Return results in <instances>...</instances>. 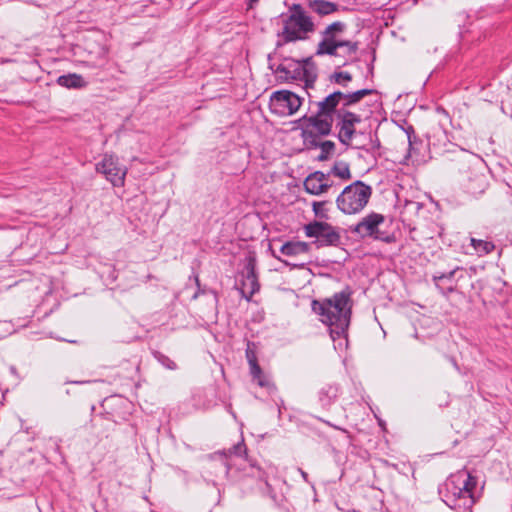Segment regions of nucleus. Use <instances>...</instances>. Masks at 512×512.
Returning a JSON list of instances; mask_svg holds the SVG:
<instances>
[{
  "label": "nucleus",
  "mask_w": 512,
  "mask_h": 512,
  "mask_svg": "<svg viewBox=\"0 0 512 512\" xmlns=\"http://www.w3.org/2000/svg\"><path fill=\"white\" fill-rule=\"evenodd\" d=\"M114 161H118V157L114 154L105 153L101 161L96 163L95 170L97 173L103 174L109 168H112Z\"/></svg>",
  "instance_id": "obj_33"
},
{
  "label": "nucleus",
  "mask_w": 512,
  "mask_h": 512,
  "mask_svg": "<svg viewBox=\"0 0 512 512\" xmlns=\"http://www.w3.org/2000/svg\"><path fill=\"white\" fill-rule=\"evenodd\" d=\"M397 126L406 134L408 139V154H420L423 141L416 135L413 125L408 123L406 119L397 123Z\"/></svg>",
  "instance_id": "obj_18"
},
{
  "label": "nucleus",
  "mask_w": 512,
  "mask_h": 512,
  "mask_svg": "<svg viewBox=\"0 0 512 512\" xmlns=\"http://www.w3.org/2000/svg\"><path fill=\"white\" fill-rule=\"evenodd\" d=\"M228 453L235 456H245L248 466L243 469L232 472L231 466L228 463L225 450L217 451L210 454L207 459L206 466L204 467V473L206 475L217 476L219 473L224 474L226 478L233 482H238L240 486L244 488L253 489L254 487H260L261 484L268 485L267 473L256 464L252 459H248L247 448L244 440H241L237 444L233 445Z\"/></svg>",
  "instance_id": "obj_1"
},
{
  "label": "nucleus",
  "mask_w": 512,
  "mask_h": 512,
  "mask_svg": "<svg viewBox=\"0 0 512 512\" xmlns=\"http://www.w3.org/2000/svg\"><path fill=\"white\" fill-rule=\"evenodd\" d=\"M303 98L289 90H278L270 97L272 113L285 116L296 113L302 105Z\"/></svg>",
  "instance_id": "obj_12"
},
{
  "label": "nucleus",
  "mask_w": 512,
  "mask_h": 512,
  "mask_svg": "<svg viewBox=\"0 0 512 512\" xmlns=\"http://www.w3.org/2000/svg\"><path fill=\"white\" fill-rule=\"evenodd\" d=\"M336 507L341 512H360L355 510L354 508H350L347 504L344 506H341L339 502H336Z\"/></svg>",
  "instance_id": "obj_43"
},
{
  "label": "nucleus",
  "mask_w": 512,
  "mask_h": 512,
  "mask_svg": "<svg viewBox=\"0 0 512 512\" xmlns=\"http://www.w3.org/2000/svg\"><path fill=\"white\" fill-rule=\"evenodd\" d=\"M377 93L375 89L363 88L354 92H342V106L340 108L348 109V107L359 103L364 97Z\"/></svg>",
  "instance_id": "obj_24"
},
{
  "label": "nucleus",
  "mask_w": 512,
  "mask_h": 512,
  "mask_svg": "<svg viewBox=\"0 0 512 512\" xmlns=\"http://www.w3.org/2000/svg\"><path fill=\"white\" fill-rule=\"evenodd\" d=\"M127 174L126 168L119 166V160L114 161L112 168H109L104 175L105 179L109 181L114 187H122L125 183V176Z\"/></svg>",
  "instance_id": "obj_23"
},
{
  "label": "nucleus",
  "mask_w": 512,
  "mask_h": 512,
  "mask_svg": "<svg viewBox=\"0 0 512 512\" xmlns=\"http://www.w3.org/2000/svg\"><path fill=\"white\" fill-rule=\"evenodd\" d=\"M297 128L300 129V137L303 145L307 150L320 149L321 152L317 156V160L320 162L327 161L335 152L336 145L331 140H321V137H326L332 133H321L316 130L314 126L297 124Z\"/></svg>",
  "instance_id": "obj_9"
},
{
  "label": "nucleus",
  "mask_w": 512,
  "mask_h": 512,
  "mask_svg": "<svg viewBox=\"0 0 512 512\" xmlns=\"http://www.w3.org/2000/svg\"><path fill=\"white\" fill-rule=\"evenodd\" d=\"M249 371L250 375L252 376V380L256 382L258 386L266 388L269 392L276 389L275 385L271 382L269 377L264 374L261 367L259 373H255L253 369H249Z\"/></svg>",
  "instance_id": "obj_31"
},
{
  "label": "nucleus",
  "mask_w": 512,
  "mask_h": 512,
  "mask_svg": "<svg viewBox=\"0 0 512 512\" xmlns=\"http://www.w3.org/2000/svg\"><path fill=\"white\" fill-rule=\"evenodd\" d=\"M308 8L320 17L328 16L339 11L340 6L328 0H306Z\"/></svg>",
  "instance_id": "obj_19"
},
{
  "label": "nucleus",
  "mask_w": 512,
  "mask_h": 512,
  "mask_svg": "<svg viewBox=\"0 0 512 512\" xmlns=\"http://www.w3.org/2000/svg\"><path fill=\"white\" fill-rule=\"evenodd\" d=\"M300 472H301L302 478H303L305 481H307L308 474H307L305 471H303V470H300Z\"/></svg>",
  "instance_id": "obj_48"
},
{
  "label": "nucleus",
  "mask_w": 512,
  "mask_h": 512,
  "mask_svg": "<svg viewBox=\"0 0 512 512\" xmlns=\"http://www.w3.org/2000/svg\"><path fill=\"white\" fill-rule=\"evenodd\" d=\"M342 91L336 90L315 102L317 111L312 115H303L295 121L296 124L314 126L321 133H332L334 117L338 113V106L342 102Z\"/></svg>",
  "instance_id": "obj_4"
},
{
  "label": "nucleus",
  "mask_w": 512,
  "mask_h": 512,
  "mask_svg": "<svg viewBox=\"0 0 512 512\" xmlns=\"http://www.w3.org/2000/svg\"><path fill=\"white\" fill-rule=\"evenodd\" d=\"M346 29V24L342 21H335L329 24L322 32L323 38L336 39L337 34H341Z\"/></svg>",
  "instance_id": "obj_32"
},
{
  "label": "nucleus",
  "mask_w": 512,
  "mask_h": 512,
  "mask_svg": "<svg viewBox=\"0 0 512 512\" xmlns=\"http://www.w3.org/2000/svg\"><path fill=\"white\" fill-rule=\"evenodd\" d=\"M470 244L479 256L487 255L495 249V245L492 241L476 239L473 237L470 238Z\"/></svg>",
  "instance_id": "obj_29"
},
{
  "label": "nucleus",
  "mask_w": 512,
  "mask_h": 512,
  "mask_svg": "<svg viewBox=\"0 0 512 512\" xmlns=\"http://www.w3.org/2000/svg\"><path fill=\"white\" fill-rule=\"evenodd\" d=\"M259 0H247V9H253Z\"/></svg>",
  "instance_id": "obj_44"
},
{
  "label": "nucleus",
  "mask_w": 512,
  "mask_h": 512,
  "mask_svg": "<svg viewBox=\"0 0 512 512\" xmlns=\"http://www.w3.org/2000/svg\"><path fill=\"white\" fill-rule=\"evenodd\" d=\"M304 190L311 195H320L327 192L333 183L329 181V174L322 171L310 173L303 182Z\"/></svg>",
  "instance_id": "obj_16"
},
{
  "label": "nucleus",
  "mask_w": 512,
  "mask_h": 512,
  "mask_svg": "<svg viewBox=\"0 0 512 512\" xmlns=\"http://www.w3.org/2000/svg\"><path fill=\"white\" fill-rule=\"evenodd\" d=\"M272 256L277 260L283 262L286 266H290L291 268H303L304 264H291L287 260H282L279 256H277L274 252H272Z\"/></svg>",
  "instance_id": "obj_40"
},
{
  "label": "nucleus",
  "mask_w": 512,
  "mask_h": 512,
  "mask_svg": "<svg viewBox=\"0 0 512 512\" xmlns=\"http://www.w3.org/2000/svg\"><path fill=\"white\" fill-rule=\"evenodd\" d=\"M352 290L349 286L329 298L314 299L311 302L312 311L320 316V321L328 326L329 335L333 342L345 340L348 342V328L351 322L353 301Z\"/></svg>",
  "instance_id": "obj_2"
},
{
  "label": "nucleus",
  "mask_w": 512,
  "mask_h": 512,
  "mask_svg": "<svg viewBox=\"0 0 512 512\" xmlns=\"http://www.w3.org/2000/svg\"><path fill=\"white\" fill-rule=\"evenodd\" d=\"M65 383H71V384H84V383H88V381H66Z\"/></svg>",
  "instance_id": "obj_47"
},
{
  "label": "nucleus",
  "mask_w": 512,
  "mask_h": 512,
  "mask_svg": "<svg viewBox=\"0 0 512 512\" xmlns=\"http://www.w3.org/2000/svg\"><path fill=\"white\" fill-rule=\"evenodd\" d=\"M192 278L196 285V291L192 295V300H196L201 295H211L213 304L216 307L219 301L217 291L212 288H208L207 286H202L200 283L199 275L197 273L193 272L189 279Z\"/></svg>",
  "instance_id": "obj_27"
},
{
  "label": "nucleus",
  "mask_w": 512,
  "mask_h": 512,
  "mask_svg": "<svg viewBox=\"0 0 512 512\" xmlns=\"http://www.w3.org/2000/svg\"><path fill=\"white\" fill-rule=\"evenodd\" d=\"M302 66V75H304V88L313 89L317 80V65L312 56L300 60Z\"/></svg>",
  "instance_id": "obj_20"
},
{
  "label": "nucleus",
  "mask_w": 512,
  "mask_h": 512,
  "mask_svg": "<svg viewBox=\"0 0 512 512\" xmlns=\"http://www.w3.org/2000/svg\"><path fill=\"white\" fill-rule=\"evenodd\" d=\"M484 483L480 485L479 478L466 468L450 474L438 486L440 499L456 512H472V507L482 497Z\"/></svg>",
  "instance_id": "obj_3"
},
{
  "label": "nucleus",
  "mask_w": 512,
  "mask_h": 512,
  "mask_svg": "<svg viewBox=\"0 0 512 512\" xmlns=\"http://www.w3.org/2000/svg\"><path fill=\"white\" fill-rule=\"evenodd\" d=\"M405 208L414 211L415 213H418L420 209L423 208V204L418 201H406L405 202Z\"/></svg>",
  "instance_id": "obj_37"
},
{
  "label": "nucleus",
  "mask_w": 512,
  "mask_h": 512,
  "mask_svg": "<svg viewBox=\"0 0 512 512\" xmlns=\"http://www.w3.org/2000/svg\"><path fill=\"white\" fill-rule=\"evenodd\" d=\"M344 45H348L346 42H339L338 39H330V38H323L318 43L315 55L317 56H323V55H329V56H336L338 48L344 47Z\"/></svg>",
  "instance_id": "obj_22"
},
{
  "label": "nucleus",
  "mask_w": 512,
  "mask_h": 512,
  "mask_svg": "<svg viewBox=\"0 0 512 512\" xmlns=\"http://www.w3.org/2000/svg\"><path fill=\"white\" fill-rule=\"evenodd\" d=\"M464 277V268L456 266L447 272L437 271L432 275V281L439 292L445 296L457 289V283Z\"/></svg>",
  "instance_id": "obj_14"
},
{
  "label": "nucleus",
  "mask_w": 512,
  "mask_h": 512,
  "mask_svg": "<svg viewBox=\"0 0 512 512\" xmlns=\"http://www.w3.org/2000/svg\"><path fill=\"white\" fill-rule=\"evenodd\" d=\"M276 67H277V66H275V64H274V63H271V62H270V63H269V65H268V68H269L273 73H275V74H277V73H276V71H275Z\"/></svg>",
  "instance_id": "obj_46"
},
{
  "label": "nucleus",
  "mask_w": 512,
  "mask_h": 512,
  "mask_svg": "<svg viewBox=\"0 0 512 512\" xmlns=\"http://www.w3.org/2000/svg\"><path fill=\"white\" fill-rule=\"evenodd\" d=\"M372 187L361 180L346 186L336 198L337 208L344 214L361 212L372 195Z\"/></svg>",
  "instance_id": "obj_7"
},
{
  "label": "nucleus",
  "mask_w": 512,
  "mask_h": 512,
  "mask_svg": "<svg viewBox=\"0 0 512 512\" xmlns=\"http://www.w3.org/2000/svg\"><path fill=\"white\" fill-rule=\"evenodd\" d=\"M309 251L310 244L304 241H287L280 248V253L286 256L307 254Z\"/></svg>",
  "instance_id": "obj_25"
},
{
  "label": "nucleus",
  "mask_w": 512,
  "mask_h": 512,
  "mask_svg": "<svg viewBox=\"0 0 512 512\" xmlns=\"http://www.w3.org/2000/svg\"><path fill=\"white\" fill-rule=\"evenodd\" d=\"M305 90H306V93L308 95L309 102L315 104L316 101H313V94H310V92H309L310 89H305Z\"/></svg>",
  "instance_id": "obj_45"
},
{
  "label": "nucleus",
  "mask_w": 512,
  "mask_h": 512,
  "mask_svg": "<svg viewBox=\"0 0 512 512\" xmlns=\"http://www.w3.org/2000/svg\"><path fill=\"white\" fill-rule=\"evenodd\" d=\"M272 58H273V54L272 53L268 54L267 60L269 63L271 62Z\"/></svg>",
  "instance_id": "obj_49"
},
{
  "label": "nucleus",
  "mask_w": 512,
  "mask_h": 512,
  "mask_svg": "<svg viewBox=\"0 0 512 512\" xmlns=\"http://www.w3.org/2000/svg\"><path fill=\"white\" fill-rule=\"evenodd\" d=\"M438 111L440 113H444V114H447L446 110L444 108H438Z\"/></svg>",
  "instance_id": "obj_50"
},
{
  "label": "nucleus",
  "mask_w": 512,
  "mask_h": 512,
  "mask_svg": "<svg viewBox=\"0 0 512 512\" xmlns=\"http://www.w3.org/2000/svg\"><path fill=\"white\" fill-rule=\"evenodd\" d=\"M329 80L336 84L346 86L347 82L352 80V75L347 71H334L330 75Z\"/></svg>",
  "instance_id": "obj_34"
},
{
  "label": "nucleus",
  "mask_w": 512,
  "mask_h": 512,
  "mask_svg": "<svg viewBox=\"0 0 512 512\" xmlns=\"http://www.w3.org/2000/svg\"><path fill=\"white\" fill-rule=\"evenodd\" d=\"M153 356L163 367L169 370L177 369V364L170 357L163 354L162 352L154 351Z\"/></svg>",
  "instance_id": "obj_36"
},
{
  "label": "nucleus",
  "mask_w": 512,
  "mask_h": 512,
  "mask_svg": "<svg viewBox=\"0 0 512 512\" xmlns=\"http://www.w3.org/2000/svg\"><path fill=\"white\" fill-rule=\"evenodd\" d=\"M107 54H108V49L105 47H102L99 52V66H102L106 62Z\"/></svg>",
  "instance_id": "obj_41"
},
{
  "label": "nucleus",
  "mask_w": 512,
  "mask_h": 512,
  "mask_svg": "<svg viewBox=\"0 0 512 512\" xmlns=\"http://www.w3.org/2000/svg\"><path fill=\"white\" fill-rule=\"evenodd\" d=\"M339 42H346L348 45H344L347 48V53L349 55L355 54L358 50V42H352L350 40H339Z\"/></svg>",
  "instance_id": "obj_38"
},
{
  "label": "nucleus",
  "mask_w": 512,
  "mask_h": 512,
  "mask_svg": "<svg viewBox=\"0 0 512 512\" xmlns=\"http://www.w3.org/2000/svg\"><path fill=\"white\" fill-rule=\"evenodd\" d=\"M335 119L334 134L338 141L344 146H350L353 137L356 134V125L362 122L361 115L356 114L348 109L339 108Z\"/></svg>",
  "instance_id": "obj_11"
},
{
  "label": "nucleus",
  "mask_w": 512,
  "mask_h": 512,
  "mask_svg": "<svg viewBox=\"0 0 512 512\" xmlns=\"http://www.w3.org/2000/svg\"><path fill=\"white\" fill-rule=\"evenodd\" d=\"M243 280L239 289L241 296L248 302L252 296L260 290V283L256 272V258L249 256L246 258L244 269L242 271Z\"/></svg>",
  "instance_id": "obj_13"
},
{
  "label": "nucleus",
  "mask_w": 512,
  "mask_h": 512,
  "mask_svg": "<svg viewBox=\"0 0 512 512\" xmlns=\"http://www.w3.org/2000/svg\"><path fill=\"white\" fill-rule=\"evenodd\" d=\"M289 12V16L284 20L283 30L278 36L283 37L284 43L306 40L307 34L315 31L312 18L298 3H294Z\"/></svg>",
  "instance_id": "obj_5"
},
{
  "label": "nucleus",
  "mask_w": 512,
  "mask_h": 512,
  "mask_svg": "<svg viewBox=\"0 0 512 512\" xmlns=\"http://www.w3.org/2000/svg\"><path fill=\"white\" fill-rule=\"evenodd\" d=\"M258 343L247 340L245 356L249 365V369H253L255 373H259L260 365L257 359Z\"/></svg>",
  "instance_id": "obj_28"
},
{
  "label": "nucleus",
  "mask_w": 512,
  "mask_h": 512,
  "mask_svg": "<svg viewBox=\"0 0 512 512\" xmlns=\"http://www.w3.org/2000/svg\"><path fill=\"white\" fill-rule=\"evenodd\" d=\"M353 148L365 151L366 153L370 154L375 161H377V159L382 156V153L380 152L381 142L376 132L369 133L368 144L356 145Z\"/></svg>",
  "instance_id": "obj_26"
},
{
  "label": "nucleus",
  "mask_w": 512,
  "mask_h": 512,
  "mask_svg": "<svg viewBox=\"0 0 512 512\" xmlns=\"http://www.w3.org/2000/svg\"><path fill=\"white\" fill-rule=\"evenodd\" d=\"M375 60H376V52H375V50H373V51H372V58H371V61H370V63H369V64H368V66H367L368 74H369L370 76H373V74H374V62H375Z\"/></svg>",
  "instance_id": "obj_42"
},
{
  "label": "nucleus",
  "mask_w": 512,
  "mask_h": 512,
  "mask_svg": "<svg viewBox=\"0 0 512 512\" xmlns=\"http://www.w3.org/2000/svg\"><path fill=\"white\" fill-rule=\"evenodd\" d=\"M304 233L308 238H315L312 242L316 248L328 246H339L341 244V235L337 228L326 221L314 220L303 226Z\"/></svg>",
  "instance_id": "obj_10"
},
{
  "label": "nucleus",
  "mask_w": 512,
  "mask_h": 512,
  "mask_svg": "<svg viewBox=\"0 0 512 512\" xmlns=\"http://www.w3.org/2000/svg\"><path fill=\"white\" fill-rule=\"evenodd\" d=\"M385 221L386 217L383 214L372 211L357 224L350 226L349 230L362 240L372 239L386 244L395 243L397 241L395 233L382 228Z\"/></svg>",
  "instance_id": "obj_6"
},
{
  "label": "nucleus",
  "mask_w": 512,
  "mask_h": 512,
  "mask_svg": "<svg viewBox=\"0 0 512 512\" xmlns=\"http://www.w3.org/2000/svg\"><path fill=\"white\" fill-rule=\"evenodd\" d=\"M327 174L337 176L343 180H349L352 177L349 164L344 161L336 162Z\"/></svg>",
  "instance_id": "obj_30"
},
{
  "label": "nucleus",
  "mask_w": 512,
  "mask_h": 512,
  "mask_svg": "<svg viewBox=\"0 0 512 512\" xmlns=\"http://www.w3.org/2000/svg\"><path fill=\"white\" fill-rule=\"evenodd\" d=\"M275 71L276 73H280L279 79L282 82L298 80L304 82V75H302V66L300 60H296L292 57H283L282 63L277 65Z\"/></svg>",
  "instance_id": "obj_15"
},
{
  "label": "nucleus",
  "mask_w": 512,
  "mask_h": 512,
  "mask_svg": "<svg viewBox=\"0 0 512 512\" xmlns=\"http://www.w3.org/2000/svg\"><path fill=\"white\" fill-rule=\"evenodd\" d=\"M328 203V201H314L312 203V210L314 212V215L317 218H320L324 221H327L329 219L328 210L325 209V205Z\"/></svg>",
  "instance_id": "obj_35"
},
{
  "label": "nucleus",
  "mask_w": 512,
  "mask_h": 512,
  "mask_svg": "<svg viewBox=\"0 0 512 512\" xmlns=\"http://www.w3.org/2000/svg\"><path fill=\"white\" fill-rule=\"evenodd\" d=\"M484 169L485 163L483 159L473 154L461 161L459 170L462 174L463 187L468 194L474 197L483 194L488 187V180Z\"/></svg>",
  "instance_id": "obj_8"
},
{
  "label": "nucleus",
  "mask_w": 512,
  "mask_h": 512,
  "mask_svg": "<svg viewBox=\"0 0 512 512\" xmlns=\"http://www.w3.org/2000/svg\"><path fill=\"white\" fill-rule=\"evenodd\" d=\"M315 418H316L317 420H319V421H321V422L325 423L326 425H328V426H330V427H332V428L336 429V430H340L341 432H343V433H345V434H347V435L349 434V432H348L345 428H342V427H339V426H337V425H335V424H332L330 421L325 420V419H323V418H321V417H315Z\"/></svg>",
  "instance_id": "obj_39"
},
{
  "label": "nucleus",
  "mask_w": 512,
  "mask_h": 512,
  "mask_svg": "<svg viewBox=\"0 0 512 512\" xmlns=\"http://www.w3.org/2000/svg\"><path fill=\"white\" fill-rule=\"evenodd\" d=\"M341 394V386L338 383L324 384L317 392L318 404L324 410H329L338 400Z\"/></svg>",
  "instance_id": "obj_17"
},
{
  "label": "nucleus",
  "mask_w": 512,
  "mask_h": 512,
  "mask_svg": "<svg viewBox=\"0 0 512 512\" xmlns=\"http://www.w3.org/2000/svg\"><path fill=\"white\" fill-rule=\"evenodd\" d=\"M56 449L59 450L60 449V446L58 444V442L56 441Z\"/></svg>",
  "instance_id": "obj_51"
},
{
  "label": "nucleus",
  "mask_w": 512,
  "mask_h": 512,
  "mask_svg": "<svg viewBox=\"0 0 512 512\" xmlns=\"http://www.w3.org/2000/svg\"><path fill=\"white\" fill-rule=\"evenodd\" d=\"M56 82L58 85L67 89H83L88 86V82L84 79V77L77 73L60 75Z\"/></svg>",
  "instance_id": "obj_21"
}]
</instances>
